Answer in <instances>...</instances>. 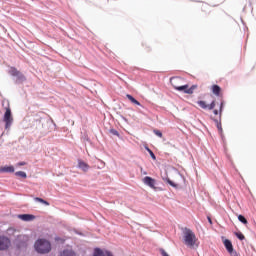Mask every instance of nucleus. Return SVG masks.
I'll use <instances>...</instances> for the list:
<instances>
[{
  "instance_id": "nucleus-1",
  "label": "nucleus",
  "mask_w": 256,
  "mask_h": 256,
  "mask_svg": "<svg viewBox=\"0 0 256 256\" xmlns=\"http://www.w3.org/2000/svg\"><path fill=\"white\" fill-rule=\"evenodd\" d=\"M183 78L181 77H173L170 79V83L172 85V87H174V89H176V91H182L183 93H186L187 95H193V93L195 92V89H197V85H192L189 88V85L184 84L181 85V83H183Z\"/></svg>"
},
{
  "instance_id": "nucleus-2",
  "label": "nucleus",
  "mask_w": 256,
  "mask_h": 256,
  "mask_svg": "<svg viewBox=\"0 0 256 256\" xmlns=\"http://www.w3.org/2000/svg\"><path fill=\"white\" fill-rule=\"evenodd\" d=\"M183 233L184 245L190 247V249H195V247H199V239H197L194 231L185 228Z\"/></svg>"
},
{
  "instance_id": "nucleus-3",
  "label": "nucleus",
  "mask_w": 256,
  "mask_h": 256,
  "mask_svg": "<svg viewBox=\"0 0 256 256\" xmlns=\"http://www.w3.org/2000/svg\"><path fill=\"white\" fill-rule=\"evenodd\" d=\"M34 247L38 253L42 254L49 253V251H51V243L45 239L37 240Z\"/></svg>"
},
{
  "instance_id": "nucleus-4",
  "label": "nucleus",
  "mask_w": 256,
  "mask_h": 256,
  "mask_svg": "<svg viewBox=\"0 0 256 256\" xmlns=\"http://www.w3.org/2000/svg\"><path fill=\"white\" fill-rule=\"evenodd\" d=\"M11 247V240L8 237L0 236V251H7Z\"/></svg>"
},
{
  "instance_id": "nucleus-5",
  "label": "nucleus",
  "mask_w": 256,
  "mask_h": 256,
  "mask_svg": "<svg viewBox=\"0 0 256 256\" xmlns=\"http://www.w3.org/2000/svg\"><path fill=\"white\" fill-rule=\"evenodd\" d=\"M142 181H143L144 185H147L148 187H150V189H154V190L157 189V187L155 186L157 184V181L155 179H153L152 177L146 176L143 178Z\"/></svg>"
},
{
  "instance_id": "nucleus-6",
  "label": "nucleus",
  "mask_w": 256,
  "mask_h": 256,
  "mask_svg": "<svg viewBox=\"0 0 256 256\" xmlns=\"http://www.w3.org/2000/svg\"><path fill=\"white\" fill-rule=\"evenodd\" d=\"M224 246L231 256H239V254H237V251H234L233 243H231L229 239L224 240Z\"/></svg>"
},
{
  "instance_id": "nucleus-7",
  "label": "nucleus",
  "mask_w": 256,
  "mask_h": 256,
  "mask_svg": "<svg viewBox=\"0 0 256 256\" xmlns=\"http://www.w3.org/2000/svg\"><path fill=\"white\" fill-rule=\"evenodd\" d=\"M4 122L6 123V129L11 127V123H13V116H11V109H7L4 114Z\"/></svg>"
},
{
  "instance_id": "nucleus-8",
  "label": "nucleus",
  "mask_w": 256,
  "mask_h": 256,
  "mask_svg": "<svg viewBox=\"0 0 256 256\" xmlns=\"http://www.w3.org/2000/svg\"><path fill=\"white\" fill-rule=\"evenodd\" d=\"M197 103L199 107H201V109H209V111L215 109V105H216L215 100H213L210 105H207V103L203 100H200Z\"/></svg>"
},
{
  "instance_id": "nucleus-9",
  "label": "nucleus",
  "mask_w": 256,
  "mask_h": 256,
  "mask_svg": "<svg viewBox=\"0 0 256 256\" xmlns=\"http://www.w3.org/2000/svg\"><path fill=\"white\" fill-rule=\"evenodd\" d=\"M211 91L213 93V95H216V97H221V87L217 84L212 85L211 87Z\"/></svg>"
},
{
  "instance_id": "nucleus-10",
  "label": "nucleus",
  "mask_w": 256,
  "mask_h": 256,
  "mask_svg": "<svg viewBox=\"0 0 256 256\" xmlns=\"http://www.w3.org/2000/svg\"><path fill=\"white\" fill-rule=\"evenodd\" d=\"M22 221H34L35 215L33 214H20L18 216Z\"/></svg>"
},
{
  "instance_id": "nucleus-11",
  "label": "nucleus",
  "mask_w": 256,
  "mask_h": 256,
  "mask_svg": "<svg viewBox=\"0 0 256 256\" xmlns=\"http://www.w3.org/2000/svg\"><path fill=\"white\" fill-rule=\"evenodd\" d=\"M10 74L13 75V77H19L20 79H25V76L19 72L16 68L10 69Z\"/></svg>"
},
{
  "instance_id": "nucleus-12",
  "label": "nucleus",
  "mask_w": 256,
  "mask_h": 256,
  "mask_svg": "<svg viewBox=\"0 0 256 256\" xmlns=\"http://www.w3.org/2000/svg\"><path fill=\"white\" fill-rule=\"evenodd\" d=\"M0 173H15V167L13 166H4L0 168Z\"/></svg>"
},
{
  "instance_id": "nucleus-13",
  "label": "nucleus",
  "mask_w": 256,
  "mask_h": 256,
  "mask_svg": "<svg viewBox=\"0 0 256 256\" xmlns=\"http://www.w3.org/2000/svg\"><path fill=\"white\" fill-rule=\"evenodd\" d=\"M78 167L79 169H82V171H85V172L89 171V164L85 163L82 160L78 161Z\"/></svg>"
},
{
  "instance_id": "nucleus-14",
  "label": "nucleus",
  "mask_w": 256,
  "mask_h": 256,
  "mask_svg": "<svg viewBox=\"0 0 256 256\" xmlns=\"http://www.w3.org/2000/svg\"><path fill=\"white\" fill-rule=\"evenodd\" d=\"M126 97H127V99H129V101H131V103H133L134 105L141 106V103H140L139 101H137V99H135L134 97H132L131 94H127Z\"/></svg>"
},
{
  "instance_id": "nucleus-15",
  "label": "nucleus",
  "mask_w": 256,
  "mask_h": 256,
  "mask_svg": "<svg viewBox=\"0 0 256 256\" xmlns=\"http://www.w3.org/2000/svg\"><path fill=\"white\" fill-rule=\"evenodd\" d=\"M223 105H224V102H223V100H221L220 110H213L214 115H220L221 116V113H223Z\"/></svg>"
},
{
  "instance_id": "nucleus-16",
  "label": "nucleus",
  "mask_w": 256,
  "mask_h": 256,
  "mask_svg": "<svg viewBox=\"0 0 256 256\" xmlns=\"http://www.w3.org/2000/svg\"><path fill=\"white\" fill-rule=\"evenodd\" d=\"M60 256H75V252L72 250H64Z\"/></svg>"
},
{
  "instance_id": "nucleus-17",
  "label": "nucleus",
  "mask_w": 256,
  "mask_h": 256,
  "mask_svg": "<svg viewBox=\"0 0 256 256\" xmlns=\"http://www.w3.org/2000/svg\"><path fill=\"white\" fill-rule=\"evenodd\" d=\"M16 177H21L22 179H27V173L24 171H18L15 173Z\"/></svg>"
},
{
  "instance_id": "nucleus-18",
  "label": "nucleus",
  "mask_w": 256,
  "mask_h": 256,
  "mask_svg": "<svg viewBox=\"0 0 256 256\" xmlns=\"http://www.w3.org/2000/svg\"><path fill=\"white\" fill-rule=\"evenodd\" d=\"M34 201H38V203H43V205L49 206V202H47L46 200H43V198L35 197Z\"/></svg>"
},
{
  "instance_id": "nucleus-19",
  "label": "nucleus",
  "mask_w": 256,
  "mask_h": 256,
  "mask_svg": "<svg viewBox=\"0 0 256 256\" xmlns=\"http://www.w3.org/2000/svg\"><path fill=\"white\" fill-rule=\"evenodd\" d=\"M235 236H236L237 239H239L240 241H244V239H245V235H243V233H241V232H235Z\"/></svg>"
},
{
  "instance_id": "nucleus-20",
  "label": "nucleus",
  "mask_w": 256,
  "mask_h": 256,
  "mask_svg": "<svg viewBox=\"0 0 256 256\" xmlns=\"http://www.w3.org/2000/svg\"><path fill=\"white\" fill-rule=\"evenodd\" d=\"M238 220L240 221V223H243L244 225H247V218L244 217L243 215H239Z\"/></svg>"
},
{
  "instance_id": "nucleus-21",
  "label": "nucleus",
  "mask_w": 256,
  "mask_h": 256,
  "mask_svg": "<svg viewBox=\"0 0 256 256\" xmlns=\"http://www.w3.org/2000/svg\"><path fill=\"white\" fill-rule=\"evenodd\" d=\"M216 121V127L219 129L221 132L223 131V128L221 127V121L215 120Z\"/></svg>"
},
{
  "instance_id": "nucleus-22",
  "label": "nucleus",
  "mask_w": 256,
  "mask_h": 256,
  "mask_svg": "<svg viewBox=\"0 0 256 256\" xmlns=\"http://www.w3.org/2000/svg\"><path fill=\"white\" fill-rule=\"evenodd\" d=\"M147 151L150 154L152 159H154V160L157 159V157H155V153H153V151L151 149L147 148Z\"/></svg>"
},
{
  "instance_id": "nucleus-23",
  "label": "nucleus",
  "mask_w": 256,
  "mask_h": 256,
  "mask_svg": "<svg viewBox=\"0 0 256 256\" xmlns=\"http://www.w3.org/2000/svg\"><path fill=\"white\" fill-rule=\"evenodd\" d=\"M110 133H111L112 135H115L116 137H119V132H118L117 130H115V129H111V130H110Z\"/></svg>"
},
{
  "instance_id": "nucleus-24",
  "label": "nucleus",
  "mask_w": 256,
  "mask_h": 256,
  "mask_svg": "<svg viewBox=\"0 0 256 256\" xmlns=\"http://www.w3.org/2000/svg\"><path fill=\"white\" fill-rule=\"evenodd\" d=\"M154 133L157 135V137H163V133H161L159 130H154Z\"/></svg>"
},
{
  "instance_id": "nucleus-25",
  "label": "nucleus",
  "mask_w": 256,
  "mask_h": 256,
  "mask_svg": "<svg viewBox=\"0 0 256 256\" xmlns=\"http://www.w3.org/2000/svg\"><path fill=\"white\" fill-rule=\"evenodd\" d=\"M143 46H144V49H145V51H146L147 53H149V51H151V47L148 46L147 44H143Z\"/></svg>"
},
{
  "instance_id": "nucleus-26",
  "label": "nucleus",
  "mask_w": 256,
  "mask_h": 256,
  "mask_svg": "<svg viewBox=\"0 0 256 256\" xmlns=\"http://www.w3.org/2000/svg\"><path fill=\"white\" fill-rule=\"evenodd\" d=\"M23 165H27V163H25V162H19V163H18V166H19V167H23Z\"/></svg>"
},
{
  "instance_id": "nucleus-27",
  "label": "nucleus",
  "mask_w": 256,
  "mask_h": 256,
  "mask_svg": "<svg viewBox=\"0 0 256 256\" xmlns=\"http://www.w3.org/2000/svg\"><path fill=\"white\" fill-rule=\"evenodd\" d=\"M140 171H141L142 175H147V171H144L143 168H140Z\"/></svg>"
},
{
  "instance_id": "nucleus-28",
  "label": "nucleus",
  "mask_w": 256,
  "mask_h": 256,
  "mask_svg": "<svg viewBox=\"0 0 256 256\" xmlns=\"http://www.w3.org/2000/svg\"><path fill=\"white\" fill-rule=\"evenodd\" d=\"M168 183H169V185H171L172 187H175V184L173 183V181L168 180Z\"/></svg>"
},
{
  "instance_id": "nucleus-29",
  "label": "nucleus",
  "mask_w": 256,
  "mask_h": 256,
  "mask_svg": "<svg viewBox=\"0 0 256 256\" xmlns=\"http://www.w3.org/2000/svg\"><path fill=\"white\" fill-rule=\"evenodd\" d=\"M208 220H209V223H213V222L211 221V218H208Z\"/></svg>"
}]
</instances>
